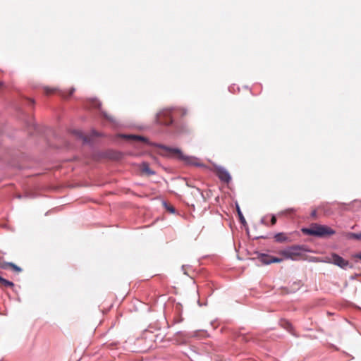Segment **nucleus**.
<instances>
[{
    "instance_id": "1",
    "label": "nucleus",
    "mask_w": 361,
    "mask_h": 361,
    "mask_svg": "<svg viewBox=\"0 0 361 361\" xmlns=\"http://www.w3.org/2000/svg\"><path fill=\"white\" fill-rule=\"evenodd\" d=\"M123 137L133 140L145 142L150 146L157 147L164 150L166 153L162 154L163 155H176L179 159L184 161L188 164L200 166L197 158L185 156L179 148L170 147L161 144L151 142L146 137L140 135H123Z\"/></svg>"
},
{
    "instance_id": "2",
    "label": "nucleus",
    "mask_w": 361,
    "mask_h": 361,
    "mask_svg": "<svg viewBox=\"0 0 361 361\" xmlns=\"http://www.w3.org/2000/svg\"><path fill=\"white\" fill-rule=\"evenodd\" d=\"M302 232L307 235L319 238L330 236L336 233V231L330 227L317 224H312L310 228H302Z\"/></svg>"
},
{
    "instance_id": "3",
    "label": "nucleus",
    "mask_w": 361,
    "mask_h": 361,
    "mask_svg": "<svg viewBox=\"0 0 361 361\" xmlns=\"http://www.w3.org/2000/svg\"><path fill=\"white\" fill-rule=\"evenodd\" d=\"M305 251L303 246L293 245L287 247L281 252V255L286 259H291L293 261L299 259L300 257Z\"/></svg>"
},
{
    "instance_id": "4",
    "label": "nucleus",
    "mask_w": 361,
    "mask_h": 361,
    "mask_svg": "<svg viewBox=\"0 0 361 361\" xmlns=\"http://www.w3.org/2000/svg\"><path fill=\"white\" fill-rule=\"evenodd\" d=\"M157 121L160 124L166 126L172 123L171 109H166L159 112L157 114Z\"/></svg>"
},
{
    "instance_id": "5",
    "label": "nucleus",
    "mask_w": 361,
    "mask_h": 361,
    "mask_svg": "<svg viewBox=\"0 0 361 361\" xmlns=\"http://www.w3.org/2000/svg\"><path fill=\"white\" fill-rule=\"evenodd\" d=\"M329 262L343 269H346L347 268H352L353 266L350 265V263L348 260L344 259L343 257L339 256L337 254H332L331 258L329 261Z\"/></svg>"
},
{
    "instance_id": "6",
    "label": "nucleus",
    "mask_w": 361,
    "mask_h": 361,
    "mask_svg": "<svg viewBox=\"0 0 361 361\" xmlns=\"http://www.w3.org/2000/svg\"><path fill=\"white\" fill-rule=\"evenodd\" d=\"M216 174L219 178L225 183H229L231 180V177L228 171H226L224 167L217 166L216 168Z\"/></svg>"
},
{
    "instance_id": "7",
    "label": "nucleus",
    "mask_w": 361,
    "mask_h": 361,
    "mask_svg": "<svg viewBox=\"0 0 361 361\" xmlns=\"http://www.w3.org/2000/svg\"><path fill=\"white\" fill-rule=\"evenodd\" d=\"M140 170L142 172L145 173L147 175L154 174V171L149 168V165L147 162H142L140 164Z\"/></svg>"
},
{
    "instance_id": "8",
    "label": "nucleus",
    "mask_w": 361,
    "mask_h": 361,
    "mask_svg": "<svg viewBox=\"0 0 361 361\" xmlns=\"http://www.w3.org/2000/svg\"><path fill=\"white\" fill-rule=\"evenodd\" d=\"M274 239L276 242L283 243L290 241L286 235L283 233H278L274 235Z\"/></svg>"
},
{
    "instance_id": "9",
    "label": "nucleus",
    "mask_w": 361,
    "mask_h": 361,
    "mask_svg": "<svg viewBox=\"0 0 361 361\" xmlns=\"http://www.w3.org/2000/svg\"><path fill=\"white\" fill-rule=\"evenodd\" d=\"M271 259V256L270 255H266V254H262L260 257V260L261 262L263 263V264H269L271 263V262L270 261Z\"/></svg>"
},
{
    "instance_id": "10",
    "label": "nucleus",
    "mask_w": 361,
    "mask_h": 361,
    "mask_svg": "<svg viewBox=\"0 0 361 361\" xmlns=\"http://www.w3.org/2000/svg\"><path fill=\"white\" fill-rule=\"evenodd\" d=\"M7 267H11L14 271H16L17 272H20L22 271V269L20 267H18L17 265H16L15 264H13L12 262L6 263V264L4 266H3L2 267L6 268Z\"/></svg>"
},
{
    "instance_id": "11",
    "label": "nucleus",
    "mask_w": 361,
    "mask_h": 361,
    "mask_svg": "<svg viewBox=\"0 0 361 361\" xmlns=\"http://www.w3.org/2000/svg\"><path fill=\"white\" fill-rule=\"evenodd\" d=\"M0 284L6 287H13V283L0 276Z\"/></svg>"
},
{
    "instance_id": "12",
    "label": "nucleus",
    "mask_w": 361,
    "mask_h": 361,
    "mask_svg": "<svg viewBox=\"0 0 361 361\" xmlns=\"http://www.w3.org/2000/svg\"><path fill=\"white\" fill-rule=\"evenodd\" d=\"M295 212V209L294 208H288L285 210H283L279 213V216L282 215H289L292 213H294Z\"/></svg>"
},
{
    "instance_id": "13",
    "label": "nucleus",
    "mask_w": 361,
    "mask_h": 361,
    "mask_svg": "<svg viewBox=\"0 0 361 361\" xmlns=\"http://www.w3.org/2000/svg\"><path fill=\"white\" fill-rule=\"evenodd\" d=\"M348 238H353L356 240H360L361 239V232L359 233H349L348 234Z\"/></svg>"
},
{
    "instance_id": "14",
    "label": "nucleus",
    "mask_w": 361,
    "mask_h": 361,
    "mask_svg": "<svg viewBox=\"0 0 361 361\" xmlns=\"http://www.w3.org/2000/svg\"><path fill=\"white\" fill-rule=\"evenodd\" d=\"M90 104H91L92 107L98 108V109H99L101 105H102L101 102L99 101H98L97 99H92L90 101Z\"/></svg>"
},
{
    "instance_id": "15",
    "label": "nucleus",
    "mask_w": 361,
    "mask_h": 361,
    "mask_svg": "<svg viewBox=\"0 0 361 361\" xmlns=\"http://www.w3.org/2000/svg\"><path fill=\"white\" fill-rule=\"evenodd\" d=\"M237 209H238V216H239V218H240V220L241 221V223L243 224H245V219L242 214V212H240V208L238 207H237Z\"/></svg>"
},
{
    "instance_id": "16",
    "label": "nucleus",
    "mask_w": 361,
    "mask_h": 361,
    "mask_svg": "<svg viewBox=\"0 0 361 361\" xmlns=\"http://www.w3.org/2000/svg\"><path fill=\"white\" fill-rule=\"evenodd\" d=\"M75 133L80 137L82 139L83 142H87V138L84 136L82 135V133L81 132H79V131H75Z\"/></svg>"
},
{
    "instance_id": "17",
    "label": "nucleus",
    "mask_w": 361,
    "mask_h": 361,
    "mask_svg": "<svg viewBox=\"0 0 361 361\" xmlns=\"http://www.w3.org/2000/svg\"><path fill=\"white\" fill-rule=\"evenodd\" d=\"M164 205L166 207V209L167 210H169L171 213H173V214L175 213L176 210H175L173 207H172V206H167L166 202H164Z\"/></svg>"
},
{
    "instance_id": "18",
    "label": "nucleus",
    "mask_w": 361,
    "mask_h": 361,
    "mask_svg": "<svg viewBox=\"0 0 361 361\" xmlns=\"http://www.w3.org/2000/svg\"><path fill=\"white\" fill-rule=\"evenodd\" d=\"M270 261L271 262V263H274V262H281L283 261V259L271 256V259Z\"/></svg>"
},
{
    "instance_id": "19",
    "label": "nucleus",
    "mask_w": 361,
    "mask_h": 361,
    "mask_svg": "<svg viewBox=\"0 0 361 361\" xmlns=\"http://www.w3.org/2000/svg\"><path fill=\"white\" fill-rule=\"evenodd\" d=\"M56 90V89H51V88H49V87H44V91H45V93L47 94H51L52 92H54Z\"/></svg>"
},
{
    "instance_id": "20",
    "label": "nucleus",
    "mask_w": 361,
    "mask_h": 361,
    "mask_svg": "<svg viewBox=\"0 0 361 361\" xmlns=\"http://www.w3.org/2000/svg\"><path fill=\"white\" fill-rule=\"evenodd\" d=\"M276 218L275 215H272L271 219V225H274V224H276Z\"/></svg>"
},
{
    "instance_id": "21",
    "label": "nucleus",
    "mask_w": 361,
    "mask_h": 361,
    "mask_svg": "<svg viewBox=\"0 0 361 361\" xmlns=\"http://www.w3.org/2000/svg\"><path fill=\"white\" fill-rule=\"evenodd\" d=\"M75 92V88H73H73H71V89L70 90V92H69V94H68V97H71V96L73 94V92Z\"/></svg>"
},
{
    "instance_id": "22",
    "label": "nucleus",
    "mask_w": 361,
    "mask_h": 361,
    "mask_svg": "<svg viewBox=\"0 0 361 361\" xmlns=\"http://www.w3.org/2000/svg\"><path fill=\"white\" fill-rule=\"evenodd\" d=\"M354 257H357V258L361 259V252L355 255Z\"/></svg>"
},
{
    "instance_id": "23",
    "label": "nucleus",
    "mask_w": 361,
    "mask_h": 361,
    "mask_svg": "<svg viewBox=\"0 0 361 361\" xmlns=\"http://www.w3.org/2000/svg\"><path fill=\"white\" fill-rule=\"evenodd\" d=\"M104 116L106 117L107 119L113 121V119L111 117H109L105 113H103Z\"/></svg>"
},
{
    "instance_id": "24",
    "label": "nucleus",
    "mask_w": 361,
    "mask_h": 361,
    "mask_svg": "<svg viewBox=\"0 0 361 361\" xmlns=\"http://www.w3.org/2000/svg\"><path fill=\"white\" fill-rule=\"evenodd\" d=\"M316 215H317V212H316L315 210H314L313 212H312V213H311V216H312V217H315V216H316Z\"/></svg>"
},
{
    "instance_id": "25",
    "label": "nucleus",
    "mask_w": 361,
    "mask_h": 361,
    "mask_svg": "<svg viewBox=\"0 0 361 361\" xmlns=\"http://www.w3.org/2000/svg\"><path fill=\"white\" fill-rule=\"evenodd\" d=\"M60 95L63 97H67L64 92H61Z\"/></svg>"
},
{
    "instance_id": "26",
    "label": "nucleus",
    "mask_w": 361,
    "mask_h": 361,
    "mask_svg": "<svg viewBox=\"0 0 361 361\" xmlns=\"http://www.w3.org/2000/svg\"><path fill=\"white\" fill-rule=\"evenodd\" d=\"M92 134L94 136H98L99 135L94 130L92 131Z\"/></svg>"
},
{
    "instance_id": "27",
    "label": "nucleus",
    "mask_w": 361,
    "mask_h": 361,
    "mask_svg": "<svg viewBox=\"0 0 361 361\" xmlns=\"http://www.w3.org/2000/svg\"><path fill=\"white\" fill-rule=\"evenodd\" d=\"M261 222H262V224L267 225V224L264 222V219H262Z\"/></svg>"
},
{
    "instance_id": "28",
    "label": "nucleus",
    "mask_w": 361,
    "mask_h": 361,
    "mask_svg": "<svg viewBox=\"0 0 361 361\" xmlns=\"http://www.w3.org/2000/svg\"><path fill=\"white\" fill-rule=\"evenodd\" d=\"M287 325L288 326V327L291 328V324H290L287 323Z\"/></svg>"
},
{
    "instance_id": "29",
    "label": "nucleus",
    "mask_w": 361,
    "mask_h": 361,
    "mask_svg": "<svg viewBox=\"0 0 361 361\" xmlns=\"http://www.w3.org/2000/svg\"><path fill=\"white\" fill-rule=\"evenodd\" d=\"M3 85V82L0 81V87Z\"/></svg>"
}]
</instances>
